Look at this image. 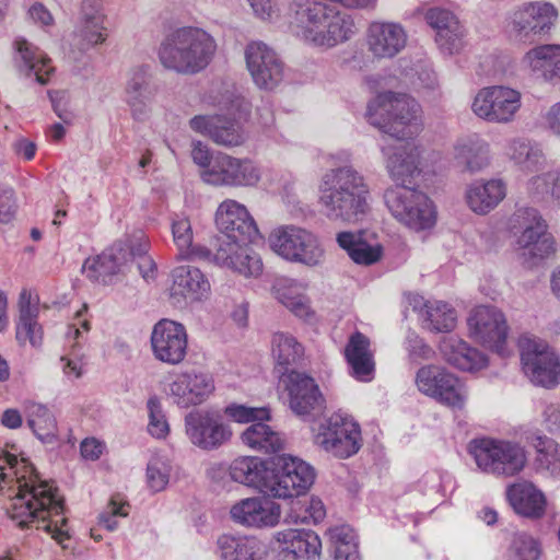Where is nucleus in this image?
<instances>
[{"instance_id":"49","label":"nucleus","mask_w":560,"mask_h":560,"mask_svg":"<svg viewBox=\"0 0 560 560\" xmlns=\"http://www.w3.org/2000/svg\"><path fill=\"white\" fill-rule=\"evenodd\" d=\"M210 139L218 145L234 148L245 143L247 133L237 120L218 115Z\"/></svg>"},{"instance_id":"41","label":"nucleus","mask_w":560,"mask_h":560,"mask_svg":"<svg viewBox=\"0 0 560 560\" xmlns=\"http://www.w3.org/2000/svg\"><path fill=\"white\" fill-rule=\"evenodd\" d=\"M125 260L126 252L120 246H113L96 257L88 258L82 272L92 281L109 284L113 277L120 272Z\"/></svg>"},{"instance_id":"50","label":"nucleus","mask_w":560,"mask_h":560,"mask_svg":"<svg viewBox=\"0 0 560 560\" xmlns=\"http://www.w3.org/2000/svg\"><path fill=\"white\" fill-rule=\"evenodd\" d=\"M271 353L279 365L288 366L303 358L304 348L294 336L279 331L272 336Z\"/></svg>"},{"instance_id":"17","label":"nucleus","mask_w":560,"mask_h":560,"mask_svg":"<svg viewBox=\"0 0 560 560\" xmlns=\"http://www.w3.org/2000/svg\"><path fill=\"white\" fill-rule=\"evenodd\" d=\"M268 495L241 499L231 505V521L248 529H267L280 523L281 506Z\"/></svg>"},{"instance_id":"53","label":"nucleus","mask_w":560,"mask_h":560,"mask_svg":"<svg viewBox=\"0 0 560 560\" xmlns=\"http://www.w3.org/2000/svg\"><path fill=\"white\" fill-rule=\"evenodd\" d=\"M541 553L539 540L522 532L513 536L508 551V560H540Z\"/></svg>"},{"instance_id":"34","label":"nucleus","mask_w":560,"mask_h":560,"mask_svg":"<svg viewBox=\"0 0 560 560\" xmlns=\"http://www.w3.org/2000/svg\"><path fill=\"white\" fill-rule=\"evenodd\" d=\"M343 354L349 373L360 382H370L374 377L375 362L370 339L360 331L350 335Z\"/></svg>"},{"instance_id":"21","label":"nucleus","mask_w":560,"mask_h":560,"mask_svg":"<svg viewBox=\"0 0 560 560\" xmlns=\"http://www.w3.org/2000/svg\"><path fill=\"white\" fill-rule=\"evenodd\" d=\"M246 67L254 83L264 90H273L283 79V63L273 49L261 42H253L245 49Z\"/></svg>"},{"instance_id":"15","label":"nucleus","mask_w":560,"mask_h":560,"mask_svg":"<svg viewBox=\"0 0 560 560\" xmlns=\"http://www.w3.org/2000/svg\"><path fill=\"white\" fill-rule=\"evenodd\" d=\"M185 430L194 445L207 451L220 447L232 436L220 412L210 409H198L186 415Z\"/></svg>"},{"instance_id":"9","label":"nucleus","mask_w":560,"mask_h":560,"mask_svg":"<svg viewBox=\"0 0 560 560\" xmlns=\"http://www.w3.org/2000/svg\"><path fill=\"white\" fill-rule=\"evenodd\" d=\"M314 443L338 458H348L361 447V430L353 419L335 412L313 427Z\"/></svg>"},{"instance_id":"6","label":"nucleus","mask_w":560,"mask_h":560,"mask_svg":"<svg viewBox=\"0 0 560 560\" xmlns=\"http://www.w3.org/2000/svg\"><path fill=\"white\" fill-rule=\"evenodd\" d=\"M469 453L480 470L495 476L513 477L527 464L525 447L508 440H472Z\"/></svg>"},{"instance_id":"23","label":"nucleus","mask_w":560,"mask_h":560,"mask_svg":"<svg viewBox=\"0 0 560 560\" xmlns=\"http://www.w3.org/2000/svg\"><path fill=\"white\" fill-rule=\"evenodd\" d=\"M218 248L213 255L217 265L226 267L245 277H257L261 273V259L248 247L250 242H242L222 235L218 238Z\"/></svg>"},{"instance_id":"13","label":"nucleus","mask_w":560,"mask_h":560,"mask_svg":"<svg viewBox=\"0 0 560 560\" xmlns=\"http://www.w3.org/2000/svg\"><path fill=\"white\" fill-rule=\"evenodd\" d=\"M518 345L524 373L533 384L551 388L560 383V360L545 342L522 337Z\"/></svg>"},{"instance_id":"20","label":"nucleus","mask_w":560,"mask_h":560,"mask_svg":"<svg viewBox=\"0 0 560 560\" xmlns=\"http://www.w3.org/2000/svg\"><path fill=\"white\" fill-rule=\"evenodd\" d=\"M151 347L156 360L171 365L179 364L188 348L185 326L171 319H161L153 327Z\"/></svg>"},{"instance_id":"48","label":"nucleus","mask_w":560,"mask_h":560,"mask_svg":"<svg viewBox=\"0 0 560 560\" xmlns=\"http://www.w3.org/2000/svg\"><path fill=\"white\" fill-rule=\"evenodd\" d=\"M27 424L43 442H51L57 433V421L50 410L42 404L28 401L24 406Z\"/></svg>"},{"instance_id":"57","label":"nucleus","mask_w":560,"mask_h":560,"mask_svg":"<svg viewBox=\"0 0 560 560\" xmlns=\"http://www.w3.org/2000/svg\"><path fill=\"white\" fill-rule=\"evenodd\" d=\"M172 467L164 456H153L147 467V480L149 487L158 492L165 489L170 481Z\"/></svg>"},{"instance_id":"56","label":"nucleus","mask_w":560,"mask_h":560,"mask_svg":"<svg viewBox=\"0 0 560 560\" xmlns=\"http://www.w3.org/2000/svg\"><path fill=\"white\" fill-rule=\"evenodd\" d=\"M527 189L529 194L539 197L560 199V172L549 171L534 176L528 180Z\"/></svg>"},{"instance_id":"42","label":"nucleus","mask_w":560,"mask_h":560,"mask_svg":"<svg viewBox=\"0 0 560 560\" xmlns=\"http://www.w3.org/2000/svg\"><path fill=\"white\" fill-rule=\"evenodd\" d=\"M270 464L260 457L241 456L235 458L229 474L233 481L258 489L266 494L265 482L269 479Z\"/></svg>"},{"instance_id":"5","label":"nucleus","mask_w":560,"mask_h":560,"mask_svg":"<svg viewBox=\"0 0 560 560\" xmlns=\"http://www.w3.org/2000/svg\"><path fill=\"white\" fill-rule=\"evenodd\" d=\"M384 201L393 218L413 232L429 231L436 223L433 201L416 188L389 187L384 192Z\"/></svg>"},{"instance_id":"11","label":"nucleus","mask_w":560,"mask_h":560,"mask_svg":"<svg viewBox=\"0 0 560 560\" xmlns=\"http://www.w3.org/2000/svg\"><path fill=\"white\" fill-rule=\"evenodd\" d=\"M511 229L517 234V245L533 258L544 259L555 252V240L548 225L534 208L517 209L511 220Z\"/></svg>"},{"instance_id":"45","label":"nucleus","mask_w":560,"mask_h":560,"mask_svg":"<svg viewBox=\"0 0 560 560\" xmlns=\"http://www.w3.org/2000/svg\"><path fill=\"white\" fill-rule=\"evenodd\" d=\"M526 440L536 452L537 471L560 479V445L555 440L538 433L527 436Z\"/></svg>"},{"instance_id":"3","label":"nucleus","mask_w":560,"mask_h":560,"mask_svg":"<svg viewBox=\"0 0 560 560\" xmlns=\"http://www.w3.org/2000/svg\"><path fill=\"white\" fill-rule=\"evenodd\" d=\"M214 37L200 27L184 26L170 33L161 43L162 66L178 74L191 75L203 71L217 52Z\"/></svg>"},{"instance_id":"16","label":"nucleus","mask_w":560,"mask_h":560,"mask_svg":"<svg viewBox=\"0 0 560 560\" xmlns=\"http://www.w3.org/2000/svg\"><path fill=\"white\" fill-rule=\"evenodd\" d=\"M107 14L103 0H82L72 44L85 52L104 44L108 37Z\"/></svg>"},{"instance_id":"8","label":"nucleus","mask_w":560,"mask_h":560,"mask_svg":"<svg viewBox=\"0 0 560 560\" xmlns=\"http://www.w3.org/2000/svg\"><path fill=\"white\" fill-rule=\"evenodd\" d=\"M270 248L290 262L316 267L325 259V249L311 231L296 225H281L268 237Z\"/></svg>"},{"instance_id":"59","label":"nucleus","mask_w":560,"mask_h":560,"mask_svg":"<svg viewBox=\"0 0 560 560\" xmlns=\"http://www.w3.org/2000/svg\"><path fill=\"white\" fill-rule=\"evenodd\" d=\"M225 415L240 423H256L269 420L270 418V412L267 408H255L235 404L225 408Z\"/></svg>"},{"instance_id":"40","label":"nucleus","mask_w":560,"mask_h":560,"mask_svg":"<svg viewBox=\"0 0 560 560\" xmlns=\"http://www.w3.org/2000/svg\"><path fill=\"white\" fill-rule=\"evenodd\" d=\"M525 65L533 74L546 82H560V45H540L524 56Z\"/></svg>"},{"instance_id":"43","label":"nucleus","mask_w":560,"mask_h":560,"mask_svg":"<svg viewBox=\"0 0 560 560\" xmlns=\"http://www.w3.org/2000/svg\"><path fill=\"white\" fill-rule=\"evenodd\" d=\"M305 287L291 279H281L273 285L276 299L290 310L295 316L312 322L315 319V312L311 301L305 293Z\"/></svg>"},{"instance_id":"39","label":"nucleus","mask_w":560,"mask_h":560,"mask_svg":"<svg viewBox=\"0 0 560 560\" xmlns=\"http://www.w3.org/2000/svg\"><path fill=\"white\" fill-rule=\"evenodd\" d=\"M172 295L190 301H200L208 296L211 287L200 269L190 265H182L172 271Z\"/></svg>"},{"instance_id":"12","label":"nucleus","mask_w":560,"mask_h":560,"mask_svg":"<svg viewBox=\"0 0 560 560\" xmlns=\"http://www.w3.org/2000/svg\"><path fill=\"white\" fill-rule=\"evenodd\" d=\"M522 107L520 91L505 85H491L478 91L471 103L472 113L492 124H510Z\"/></svg>"},{"instance_id":"60","label":"nucleus","mask_w":560,"mask_h":560,"mask_svg":"<svg viewBox=\"0 0 560 560\" xmlns=\"http://www.w3.org/2000/svg\"><path fill=\"white\" fill-rule=\"evenodd\" d=\"M218 158V152L212 153L207 144L201 141H192L191 143V159L199 167V175L203 183H208L207 174L212 170L213 162Z\"/></svg>"},{"instance_id":"18","label":"nucleus","mask_w":560,"mask_h":560,"mask_svg":"<svg viewBox=\"0 0 560 560\" xmlns=\"http://www.w3.org/2000/svg\"><path fill=\"white\" fill-rule=\"evenodd\" d=\"M558 11L550 2L535 1L520 7L512 14L511 30L521 42H532L550 31Z\"/></svg>"},{"instance_id":"62","label":"nucleus","mask_w":560,"mask_h":560,"mask_svg":"<svg viewBox=\"0 0 560 560\" xmlns=\"http://www.w3.org/2000/svg\"><path fill=\"white\" fill-rule=\"evenodd\" d=\"M18 202L12 187L0 184V223L8 224L15 218Z\"/></svg>"},{"instance_id":"32","label":"nucleus","mask_w":560,"mask_h":560,"mask_svg":"<svg viewBox=\"0 0 560 560\" xmlns=\"http://www.w3.org/2000/svg\"><path fill=\"white\" fill-rule=\"evenodd\" d=\"M13 63L26 77L35 75L39 84H47L54 73L50 58L27 39L19 37L13 43Z\"/></svg>"},{"instance_id":"44","label":"nucleus","mask_w":560,"mask_h":560,"mask_svg":"<svg viewBox=\"0 0 560 560\" xmlns=\"http://www.w3.org/2000/svg\"><path fill=\"white\" fill-rule=\"evenodd\" d=\"M489 143L474 133L459 138L454 145L456 161L469 172L485 168L490 161Z\"/></svg>"},{"instance_id":"24","label":"nucleus","mask_w":560,"mask_h":560,"mask_svg":"<svg viewBox=\"0 0 560 560\" xmlns=\"http://www.w3.org/2000/svg\"><path fill=\"white\" fill-rule=\"evenodd\" d=\"M282 382L289 394L291 410L300 417H311L324 409L325 399L311 376L291 371Z\"/></svg>"},{"instance_id":"38","label":"nucleus","mask_w":560,"mask_h":560,"mask_svg":"<svg viewBox=\"0 0 560 560\" xmlns=\"http://www.w3.org/2000/svg\"><path fill=\"white\" fill-rule=\"evenodd\" d=\"M440 351L447 363L465 372L479 371L488 364L481 351L456 336L445 337L440 343Z\"/></svg>"},{"instance_id":"2","label":"nucleus","mask_w":560,"mask_h":560,"mask_svg":"<svg viewBox=\"0 0 560 560\" xmlns=\"http://www.w3.org/2000/svg\"><path fill=\"white\" fill-rule=\"evenodd\" d=\"M365 177L351 165L328 170L318 185L322 214L332 222L357 223L370 210Z\"/></svg>"},{"instance_id":"63","label":"nucleus","mask_w":560,"mask_h":560,"mask_svg":"<svg viewBox=\"0 0 560 560\" xmlns=\"http://www.w3.org/2000/svg\"><path fill=\"white\" fill-rule=\"evenodd\" d=\"M541 424L549 433L560 438V405L547 402L541 411Z\"/></svg>"},{"instance_id":"58","label":"nucleus","mask_w":560,"mask_h":560,"mask_svg":"<svg viewBox=\"0 0 560 560\" xmlns=\"http://www.w3.org/2000/svg\"><path fill=\"white\" fill-rule=\"evenodd\" d=\"M149 411L148 431L155 439H164L170 432V425L156 396L150 397L147 402Z\"/></svg>"},{"instance_id":"47","label":"nucleus","mask_w":560,"mask_h":560,"mask_svg":"<svg viewBox=\"0 0 560 560\" xmlns=\"http://www.w3.org/2000/svg\"><path fill=\"white\" fill-rule=\"evenodd\" d=\"M337 243L358 265L370 266L377 262L382 257L383 249L381 245H371L361 235L352 232L338 233Z\"/></svg>"},{"instance_id":"14","label":"nucleus","mask_w":560,"mask_h":560,"mask_svg":"<svg viewBox=\"0 0 560 560\" xmlns=\"http://www.w3.org/2000/svg\"><path fill=\"white\" fill-rule=\"evenodd\" d=\"M212 170L208 172V185L214 187L252 188L261 179V170L249 158H237L218 152Z\"/></svg>"},{"instance_id":"46","label":"nucleus","mask_w":560,"mask_h":560,"mask_svg":"<svg viewBox=\"0 0 560 560\" xmlns=\"http://www.w3.org/2000/svg\"><path fill=\"white\" fill-rule=\"evenodd\" d=\"M241 440L249 448L266 454L279 452L284 445L282 435L264 421L249 425L242 433Z\"/></svg>"},{"instance_id":"54","label":"nucleus","mask_w":560,"mask_h":560,"mask_svg":"<svg viewBox=\"0 0 560 560\" xmlns=\"http://www.w3.org/2000/svg\"><path fill=\"white\" fill-rule=\"evenodd\" d=\"M427 320L429 326L440 332L454 329L456 325V313L447 303L438 301L425 305Z\"/></svg>"},{"instance_id":"26","label":"nucleus","mask_w":560,"mask_h":560,"mask_svg":"<svg viewBox=\"0 0 560 560\" xmlns=\"http://www.w3.org/2000/svg\"><path fill=\"white\" fill-rule=\"evenodd\" d=\"M276 549L282 560H319L322 540L310 529L288 528L275 534Z\"/></svg>"},{"instance_id":"51","label":"nucleus","mask_w":560,"mask_h":560,"mask_svg":"<svg viewBox=\"0 0 560 560\" xmlns=\"http://www.w3.org/2000/svg\"><path fill=\"white\" fill-rule=\"evenodd\" d=\"M218 544L221 549V560H258V547L254 538L223 535Z\"/></svg>"},{"instance_id":"64","label":"nucleus","mask_w":560,"mask_h":560,"mask_svg":"<svg viewBox=\"0 0 560 560\" xmlns=\"http://www.w3.org/2000/svg\"><path fill=\"white\" fill-rule=\"evenodd\" d=\"M328 534L334 550L336 548H343L345 545H358L355 540V535L349 526H336L334 528H330Z\"/></svg>"},{"instance_id":"61","label":"nucleus","mask_w":560,"mask_h":560,"mask_svg":"<svg viewBox=\"0 0 560 560\" xmlns=\"http://www.w3.org/2000/svg\"><path fill=\"white\" fill-rule=\"evenodd\" d=\"M129 514V505L126 502L113 497L105 510L100 514V524L109 532L118 526V517H126Z\"/></svg>"},{"instance_id":"29","label":"nucleus","mask_w":560,"mask_h":560,"mask_svg":"<svg viewBox=\"0 0 560 560\" xmlns=\"http://www.w3.org/2000/svg\"><path fill=\"white\" fill-rule=\"evenodd\" d=\"M326 10L328 4L319 0H294L289 15L291 33L305 44L312 45Z\"/></svg>"},{"instance_id":"22","label":"nucleus","mask_w":560,"mask_h":560,"mask_svg":"<svg viewBox=\"0 0 560 560\" xmlns=\"http://www.w3.org/2000/svg\"><path fill=\"white\" fill-rule=\"evenodd\" d=\"M468 327L476 340L499 353L503 351L508 325L500 310L488 305L477 306L468 317Z\"/></svg>"},{"instance_id":"19","label":"nucleus","mask_w":560,"mask_h":560,"mask_svg":"<svg viewBox=\"0 0 560 560\" xmlns=\"http://www.w3.org/2000/svg\"><path fill=\"white\" fill-rule=\"evenodd\" d=\"M381 150L385 159V167L389 177L396 183L395 186L411 185L422 173L423 149L415 141L382 147Z\"/></svg>"},{"instance_id":"52","label":"nucleus","mask_w":560,"mask_h":560,"mask_svg":"<svg viewBox=\"0 0 560 560\" xmlns=\"http://www.w3.org/2000/svg\"><path fill=\"white\" fill-rule=\"evenodd\" d=\"M506 154L516 164L527 171L538 170L545 161L544 154L539 148L532 145L529 141L521 138L513 139L509 142Z\"/></svg>"},{"instance_id":"37","label":"nucleus","mask_w":560,"mask_h":560,"mask_svg":"<svg viewBox=\"0 0 560 560\" xmlns=\"http://www.w3.org/2000/svg\"><path fill=\"white\" fill-rule=\"evenodd\" d=\"M506 498L515 513L524 517L537 520L546 513V495L530 481L523 480L508 487Z\"/></svg>"},{"instance_id":"4","label":"nucleus","mask_w":560,"mask_h":560,"mask_svg":"<svg viewBox=\"0 0 560 560\" xmlns=\"http://www.w3.org/2000/svg\"><path fill=\"white\" fill-rule=\"evenodd\" d=\"M366 118L372 126L398 140L413 139L423 127L418 102L406 93L393 91L378 93L369 102Z\"/></svg>"},{"instance_id":"33","label":"nucleus","mask_w":560,"mask_h":560,"mask_svg":"<svg viewBox=\"0 0 560 560\" xmlns=\"http://www.w3.org/2000/svg\"><path fill=\"white\" fill-rule=\"evenodd\" d=\"M19 318L16 322L15 338L21 346L30 343L39 348L43 343V328L38 323V301L27 289H23L19 296Z\"/></svg>"},{"instance_id":"55","label":"nucleus","mask_w":560,"mask_h":560,"mask_svg":"<svg viewBox=\"0 0 560 560\" xmlns=\"http://www.w3.org/2000/svg\"><path fill=\"white\" fill-rule=\"evenodd\" d=\"M173 241L178 249L180 258H189L199 254L194 246V234L191 223L187 218L177 217L172 223Z\"/></svg>"},{"instance_id":"10","label":"nucleus","mask_w":560,"mask_h":560,"mask_svg":"<svg viewBox=\"0 0 560 560\" xmlns=\"http://www.w3.org/2000/svg\"><path fill=\"white\" fill-rule=\"evenodd\" d=\"M416 385L422 394L452 409L462 410L468 400L465 383L439 365L419 369Z\"/></svg>"},{"instance_id":"30","label":"nucleus","mask_w":560,"mask_h":560,"mask_svg":"<svg viewBox=\"0 0 560 560\" xmlns=\"http://www.w3.org/2000/svg\"><path fill=\"white\" fill-rule=\"evenodd\" d=\"M323 20L311 46L330 49L350 40L357 33L352 16L332 5L328 4Z\"/></svg>"},{"instance_id":"1","label":"nucleus","mask_w":560,"mask_h":560,"mask_svg":"<svg viewBox=\"0 0 560 560\" xmlns=\"http://www.w3.org/2000/svg\"><path fill=\"white\" fill-rule=\"evenodd\" d=\"M0 491L9 497L7 512L19 527L43 529L68 547L71 535L63 516V498L55 482L43 479L28 459L0 455Z\"/></svg>"},{"instance_id":"35","label":"nucleus","mask_w":560,"mask_h":560,"mask_svg":"<svg viewBox=\"0 0 560 560\" xmlns=\"http://www.w3.org/2000/svg\"><path fill=\"white\" fill-rule=\"evenodd\" d=\"M149 67L141 65L133 67L127 74L125 83V102L136 120H143L149 113L151 100Z\"/></svg>"},{"instance_id":"36","label":"nucleus","mask_w":560,"mask_h":560,"mask_svg":"<svg viewBox=\"0 0 560 560\" xmlns=\"http://www.w3.org/2000/svg\"><path fill=\"white\" fill-rule=\"evenodd\" d=\"M506 196V185L502 179H477L465 191L468 208L476 214L485 215L495 209Z\"/></svg>"},{"instance_id":"27","label":"nucleus","mask_w":560,"mask_h":560,"mask_svg":"<svg viewBox=\"0 0 560 560\" xmlns=\"http://www.w3.org/2000/svg\"><path fill=\"white\" fill-rule=\"evenodd\" d=\"M215 224L224 236L242 242H254L259 234L246 207L233 199L220 203L215 213Z\"/></svg>"},{"instance_id":"28","label":"nucleus","mask_w":560,"mask_h":560,"mask_svg":"<svg viewBox=\"0 0 560 560\" xmlns=\"http://www.w3.org/2000/svg\"><path fill=\"white\" fill-rule=\"evenodd\" d=\"M408 40L406 30L395 22H372L366 31L369 52L376 59H392L400 54Z\"/></svg>"},{"instance_id":"25","label":"nucleus","mask_w":560,"mask_h":560,"mask_svg":"<svg viewBox=\"0 0 560 560\" xmlns=\"http://www.w3.org/2000/svg\"><path fill=\"white\" fill-rule=\"evenodd\" d=\"M215 389L213 377L206 372L186 371L177 374L170 384V396L180 408L205 402Z\"/></svg>"},{"instance_id":"7","label":"nucleus","mask_w":560,"mask_h":560,"mask_svg":"<svg viewBox=\"0 0 560 560\" xmlns=\"http://www.w3.org/2000/svg\"><path fill=\"white\" fill-rule=\"evenodd\" d=\"M315 480L314 468L303 459L281 455L270 463L269 479L265 482L266 495L292 499L305 494Z\"/></svg>"},{"instance_id":"31","label":"nucleus","mask_w":560,"mask_h":560,"mask_svg":"<svg viewBox=\"0 0 560 560\" xmlns=\"http://www.w3.org/2000/svg\"><path fill=\"white\" fill-rule=\"evenodd\" d=\"M425 20L435 31V42L443 52L453 55L464 47V27L451 11L432 8L427 11Z\"/></svg>"}]
</instances>
